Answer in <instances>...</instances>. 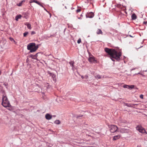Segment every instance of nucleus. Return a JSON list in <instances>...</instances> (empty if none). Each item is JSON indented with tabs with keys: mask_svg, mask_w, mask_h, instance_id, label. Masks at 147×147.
I'll return each instance as SVG.
<instances>
[{
	"mask_svg": "<svg viewBox=\"0 0 147 147\" xmlns=\"http://www.w3.org/2000/svg\"><path fill=\"white\" fill-rule=\"evenodd\" d=\"M105 51L108 55L111 56V59L113 61L115 60L113 59L114 58L117 61H119L120 60V57L121 55V52H117L114 49H109L107 48L105 49Z\"/></svg>",
	"mask_w": 147,
	"mask_h": 147,
	"instance_id": "1",
	"label": "nucleus"
},
{
	"mask_svg": "<svg viewBox=\"0 0 147 147\" xmlns=\"http://www.w3.org/2000/svg\"><path fill=\"white\" fill-rule=\"evenodd\" d=\"M140 98H141L143 99V96L142 94H141L140 96Z\"/></svg>",
	"mask_w": 147,
	"mask_h": 147,
	"instance_id": "33",
	"label": "nucleus"
},
{
	"mask_svg": "<svg viewBox=\"0 0 147 147\" xmlns=\"http://www.w3.org/2000/svg\"><path fill=\"white\" fill-rule=\"evenodd\" d=\"M80 16H81V17H82V14H81V15H80Z\"/></svg>",
	"mask_w": 147,
	"mask_h": 147,
	"instance_id": "41",
	"label": "nucleus"
},
{
	"mask_svg": "<svg viewBox=\"0 0 147 147\" xmlns=\"http://www.w3.org/2000/svg\"><path fill=\"white\" fill-rule=\"evenodd\" d=\"M121 137L120 135L114 136L113 138V140H115L119 139Z\"/></svg>",
	"mask_w": 147,
	"mask_h": 147,
	"instance_id": "13",
	"label": "nucleus"
},
{
	"mask_svg": "<svg viewBox=\"0 0 147 147\" xmlns=\"http://www.w3.org/2000/svg\"><path fill=\"white\" fill-rule=\"evenodd\" d=\"M137 17L135 14L134 13L131 16V18L133 20H135L136 19Z\"/></svg>",
	"mask_w": 147,
	"mask_h": 147,
	"instance_id": "19",
	"label": "nucleus"
},
{
	"mask_svg": "<svg viewBox=\"0 0 147 147\" xmlns=\"http://www.w3.org/2000/svg\"><path fill=\"white\" fill-rule=\"evenodd\" d=\"M81 42V40L80 38L79 39L78 41H77V42L78 44L80 43Z\"/></svg>",
	"mask_w": 147,
	"mask_h": 147,
	"instance_id": "28",
	"label": "nucleus"
},
{
	"mask_svg": "<svg viewBox=\"0 0 147 147\" xmlns=\"http://www.w3.org/2000/svg\"><path fill=\"white\" fill-rule=\"evenodd\" d=\"M43 8H44V9L45 10V11H47V10L44 7H43Z\"/></svg>",
	"mask_w": 147,
	"mask_h": 147,
	"instance_id": "38",
	"label": "nucleus"
},
{
	"mask_svg": "<svg viewBox=\"0 0 147 147\" xmlns=\"http://www.w3.org/2000/svg\"><path fill=\"white\" fill-rule=\"evenodd\" d=\"M141 74L140 73V72H139L138 73V74Z\"/></svg>",
	"mask_w": 147,
	"mask_h": 147,
	"instance_id": "40",
	"label": "nucleus"
},
{
	"mask_svg": "<svg viewBox=\"0 0 147 147\" xmlns=\"http://www.w3.org/2000/svg\"><path fill=\"white\" fill-rule=\"evenodd\" d=\"M35 0H30V3H34Z\"/></svg>",
	"mask_w": 147,
	"mask_h": 147,
	"instance_id": "30",
	"label": "nucleus"
},
{
	"mask_svg": "<svg viewBox=\"0 0 147 147\" xmlns=\"http://www.w3.org/2000/svg\"><path fill=\"white\" fill-rule=\"evenodd\" d=\"M110 132L112 133L115 132L117 130L118 131V128L117 126L115 125H111L109 126Z\"/></svg>",
	"mask_w": 147,
	"mask_h": 147,
	"instance_id": "2",
	"label": "nucleus"
},
{
	"mask_svg": "<svg viewBox=\"0 0 147 147\" xmlns=\"http://www.w3.org/2000/svg\"><path fill=\"white\" fill-rule=\"evenodd\" d=\"M3 85L5 86H6L7 85V84H6L4 83L3 84Z\"/></svg>",
	"mask_w": 147,
	"mask_h": 147,
	"instance_id": "37",
	"label": "nucleus"
},
{
	"mask_svg": "<svg viewBox=\"0 0 147 147\" xmlns=\"http://www.w3.org/2000/svg\"><path fill=\"white\" fill-rule=\"evenodd\" d=\"M1 104L3 106L5 107H9L10 106L9 101H2Z\"/></svg>",
	"mask_w": 147,
	"mask_h": 147,
	"instance_id": "5",
	"label": "nucleus"
},
{
	"mask_svg": "<svg viewBox=\"0 0 147 147\" xmlns=\"http://www.w3.org/2000/svg\"><path fill=\"white\" fill-rule=\"evenodd\" d=\"M23 1H21V2L19 4H17V5L19 6H22V2Z\"/></svg>",
	"mask_w": 147,
	"mask_h": 147,
	"instance_id": "24",
	"label": "nucleus"
},
{
	"mask_svg": "<svg viewBox=\"0 0 147 147\" xmlns=\"http://www.w3.org/2000/svg\"><path fill=\"white\" fill-rule=\"evenodd\" d=\"M83 116V115H78L76 116V117L78 118H80V117H82Z\"/></svg>",
	"mask_w": 147,
	"mask_h": 147,
	"instance_id": "25",
	"label": "nucleus"
},
{
	"mask_svg": "<svg viewBox=\"0 0 147 147\" xmlns=\"http://www.w3.org/2000/svg\"><path fill=\"white\" fill-rule=\"evenodd\" d=\"M137 105L136 104H128L127 103L125 104V105L127 106V107H134V106Z\"/></svg>",
	"mask_w": 147,
	"mask_h": 147,
	"instance_id": "17",
	"label": "nucleus"
},
{
	"mask_svg": "<svg viewBox=\"0 0 147 147\" xmlns=\"http://www.w3.org/2000/svg\"><path fill=\"white\" fill-rule=\"evenodd\" d=\"M142 47V46L141 47ZM140 48V47H139V48Z\"/></svg>",
	"mask_w": 147,
	"mask_h": 147,
	"instance_id": "45",
	"label": "nucleus"
},
{
	"mask_svg": "<svg viewBox=\"0 0 147 147\" xmlns=\"http://www.w3.org/2000/svg\"><path fill=\"white\" fill-rule=\"evenodd\" d=\"M69 63L70 65L71 66L72 69L74 70V62L73 61H71L69 62Z\"/></svg>",
	"mask_w": 147,
	"mask_h": 147,
	"instance_id": "14",
	"label": "nucleus"
},
{
	"mask_svg": "<svg viewBox=\"0 0 147 147\" xmlns=\"http://www.w3.org/2000/svg\"><path fill=\"white\" fill-rule=\"evenodd\" d=\"M78 18L79 19H82V18L81 17H78Z\"/></svg>",
	"mask_w": 147,
	"mask_h": 147,
	"instance_id": "39",
	"label": "nucleus"
},
{
	"mask_svg": "<svg viewBox=\"0 0 147 147\" xmlns=\"http://www.w3.org/2000/svg\"><path fill=\"white\" fill-rule=\"evenodd\" d=\"M36 45L35 43H32L29 44L27 46V49L28 50H31V49Z\"/></svg>",
	"mask_w": 147,
	"mask_h": 147,
	"instance_id": "6",
	"label": "nucleus"
},
{
	"mask_svg": "<svg viewBox=\"0 0 147 147\" xmlns=\"http://www.w3.org/2000/svg\"><path fill=\"white\" fill-rule=\"evenodd\" d=\"M25 25L27 26V27L28 29H31V25L30 23L28 22H26L25 23Z\"/></svg>",
	"mask_w": 147,
	"mask_h": 147,
	"instance_id": "15",
	"label": "nucleus"
},
{
	"mask_svg": "<svg viewBox=\"0 0 147 147\" xmlns=\"http://www.w3.org/2000/svg\"><path fill=\"white\" fill-rule=\"evenodd\" d=\"M34 3H37V4H38V5H39L40 6L42 7H44V6L41 3L39 2L38 1H37L36 0H35Z\"/></svg>",
	"mask_w": 147,
	"mask_h": 147,
	"instance_id": "18",
	"label": "nucleus"
},
{
	"mask_svg": "<svg viewBox=\"0 0 147 147\" xmlns=\"http://www.w3.org/2000/svg\"><path fill=\"white\" fill-rule=\"evenodd\" d=\"M28 34V32H26L23 34V36L24 37H26L27 35Z\"/></svg>",
	"mask_w": 147,
	"mask_h": 147,
	"instance_id": "23",
	"label": "nucleus"
},
{
	"mask_svg": "<svg viewBox=\"0 0 147 147\" xmlns=\"http://www.w3.org/2000/svg\"><path fill=\"white\" fill-rule=\"evenodd\" d=\"M89 61L90 62H94L96 61L95 60V58L93 56L90 57L88 59Z\"/></svg>",
	"mask_w": 147,
	"mask_h": 147,
	"instance_id": "9",
	"label": "nucleus"
},
{
	"mask_svg": "<svg viewBox=\"0 0 147 147\" xmlns=\"http://www.w3.org/2000/svg\"><path fill=\"white\" fill-rule=\"evenodd\" d=\"M2 101H8V99H7V96L5 94L3 95L2 97Z\"/></svg>",
	"mask_w": 147,
	"mask_h": 147,
	"instance_id": "11",
	"label": "nucleus"
},
{
	"mask_svg": "<svg viewBox=\"0 0 147 147\" xmlns=\"http://www.w3.org/2000/svg\"><path fill=\"white\" fill-rule=\"evenodd\" d=\"M48 73L50 75V76L53 78V80L55 79L56 77V75L55 74L50 72H49Z\"/></svg>",
	"mask_w": 147,
	"mask_h": 147,
	"instance_id": "10",
	"label": "nucleus"
},
{
	"mask_svg": "<svg viewBox=\"0 0 147 147\" xmlns=\"http://www.w3.org/2000/svg\"><path fill=\"white\" fill-rule=\"evenodd\" d=\"M45 118L48 120H50L52 118V116L49 114H47L45 115Z\"/></svg>",
	"mask_w": 147,
	"mask_h": 147,
	"instance_id": "12",
	"label": "nucleus"
},
{
	"mask_svg": "<svg viewBox=\"0 0 147 147\" xmlns=\"http://www.w3.org/2000/svg\"><path fill=\"white\" fill-rule=\"evenodd\" d=\"M96 33L97 34H102V33H103L101 30L100 29H98L97 30Z\"/></svg>",
	"mask_w": 147,
	"mask_h": 147,
	"instance_id": "16",
	"label": "nucleus"
},
{
	"mask_svg": "<svg viewBox=\"0 0 147 147\" xmlns=\"http://www.w3.org/2000/svg\"><path fill=\"white\" fill-rule=\"evenodd\" d=\"M86 16V18H91L94 17V14L93 13L91 12L87 13Z\"/></svg>",
	"mask_w": 147,
	"mask_h": 147,
	"instance_id": "7",
	"label": "nucleus"
},
{
	"mask_svg": "<svg viewBox=\"0 0 147 147\" xmlns=\"http://www.w3.org/2000/svg\"><path fill=\"white\" fill-rule=\"evenodd\" d=\"M129 86L127 85H124L123 86V87L125 88H129Z\"/></svg>",
	"mask_w": 147,
	"mask_h": 147,
	"instance_id": "26",
	"label": "nucleus"
},
{
	"mask_svg": "<svg viewBox=\"0 0 147 147\" xmlns=\"http://www.w3.org/2000/svg\"><path fill=\"white\" fill-rule=\"evenodd\" d=\"M134 85H131V86H129V88H130L131 89L134 88Z\"/></svg>",
	"mask_w": 147,
	"mask_h": 147,
	"instance_id": "27",
	"label": "nucleus"
},
{
	"mask_svg": "<svg viewBox=\"0 0 147 147\" xmlns=\"http://www.w3.org/2000/svg\"><path fill=\"white\" fill-rule=\"evenodd\" d=\"M1 74V72L0 71V75Z\"/></svg>",
	"mask_w": 147,
	"mask_h": 147,
	"instance_id": "44",
	"label": "nucleus"
},
{
	"mask_svg": "<svg viewBox=\"0 0 147 147\" xmlns=\"http://www.w3.org/2000/svg\"><path fill=\"white\" fill-rule=\"evenodd\" d=\"M9 39L11 41H13L14 42H15L13 38H12L11 37H10L9 38Z\"/></svg>",
	"mask_w": 147,
	"mask_h": 147,
	"instance_id": "31",
	"label": "nucleus"
},
{
	"mask_svg": "<svg viewBox=\"0 0 147 147\" xmlns=\"http://www.w3.org/2000/svg\"><path fill=\"white\" fill-rule=\"evenodd\" d=\"M144 23L145 24H146V22H144Z\"/></svg>",
	"mask_w": 147,
	"mask_h": 147,
	"instance_id": "43",
	"label": "nucleus"
},
{
	"mask_svg": "<svg viewBox=\"0 0 147 147\" xmlns=\"http://www.w3.org/2000/svg\"><path fill=\"white\" fill-rule=\"evenodd\" d=\"M21 17H22V16L21 15H18L16 17V18H15L16 20L17 21H18L19 19L21 18Z\"/></svg>",
	"mask_w": 147,
	"mask_h": 147,
	"instance_id": "20",
	"label": "nucleus"
},
{
	"mask_svg": "<svg viewBox=\"0 0 147 147\" xmlns=\"http://www.w3.org/2000/svg\"><path fill=\"white\" fill-rule=\"evenodd\" d=\"M36 34V32L34 31H32L31 32V35H33Z\"/></svg>",
	"mask_w": 147,
	"mask_h": 147,
	"instance_id": "29",
	"label": "nucleus"
},
{
	"mask_svg": "<svg viewBox=\"0 0 147 147\" xmlns=\"http://www.w3.org/2000/svg\"><path fill=\"white\" fill-rule=\"evenodd\" d=\"M54 123L56 124H59L60 123V121L59 120H57L54 121Z\"/></svg>",
	"mask_w": 147,
	"mask_h": 147,
	"instance_id": "21",
	"label": "nucleus"
},
{
	"mask_svg": "<svg viewBox=\"0 0 147 147\" xmlns=\"http://www.w3.org/2000/svg\"><path fill=\"white\" fill-rule=\"evenodd\" d=\"M146 116L147 117V115H146Z\"/></svg>",
	"mask_w": 147,
	"mask_h": 147,
	"instance_id": "46",
	"label": "nucleus"
},
{
	"mask_svg": "<svg viewBox=\"0 0 147 147\" xmlns=\"http://www.w3.org/2000/svg\"><path fill=\"white\" fill-rule=\"evenodd\" d=\"M88 76L87 75H86L84 76V78H85L86 79H87L88 78Z\"/></svg>",
	"mask_w": 147,
	"mask_h": 147,
	"instance_id": "34",
	"label": "nucleus"
},
{
	"mask_svg": "<svg viewBox=\"0 0 147 147\" xmlns=\"http://www.w3.org/2000/svg\"><path fill=\"white\" fill-rule=\"evenodd\" d=\"M136 68H133L131 69V71L134 70H135V69H136Z\"/></svg>",
	"mask_w": 147,
	"mask_h": 147,
	"instance_id": "35",
	"label": "nucleus"
},
{
	"mask_svg": "<svg viewBox=\"0 0 147 147\" xmlns=\"http://www.w3.org/2000/svg\"><path fill=\"white\" fill-rule=\"evenodd\" d=\"M81 11V9H78L76 10V12L77 13Z\"/></svg>",
	"mask_w": 147,
	"mask_h": 147,
	"instance_id": "32",
	"label": "nucleus"
},
{
	"mask_svg": "<svg viewBox=\"0 0 147 147\" xmlns=\"http://www.w3.org/2000/svg\"><path fill=\"white\" fill-rule=\"evenodd\" d=\"M136 129L140 132L142 133H146L147 134L145 129L140 125L137 126L136 127Z\"/></svg>",
	"mask_w": 147,
	"mask_h": 147,
	"instance_id": "4",
	"label": "nucleus"
},
{
	"mask_svg": "<svg viewBox=\"0 0 147 147\" xmlns=\"http://www.w3.org/2000/svg\"><path fill=\"white\" fill-rule=\"evenodd\" d=\"M130 131V130L129 129L120 128L118 129V132L122 134L129 133Z\"/></svg>",
	"mask_w": 147,
	"mask_h": 147,
	"instance_id": "3",
	"label": "nucleus"
},
{
	"mask_svg": "<svg viewBox=\"0 0 147 147\" xmlns=\"http://www.w3.org/2000/svg\"><path fill=\"white\" fill-rule=\"evenodd\" d=\"M81 78H82V79H83L84 78V77L83 76H81Z\"/></svg>",
	"mask_w": 147,
	"mask_h": 147,
	"instance_id": "36",
	"label": "nucleus"
},
{
	"mask_svg": "<svg viewBox=\"0 0 147 147\" xmlns=\"http://www.w3.org/2000/svg\"><path fill=\"white\" fill-rule=\"evenodd\" d=\"M38 45H35V46H34L31 49L30 52L31 53H32L35 51L38 48Z\"/></svg>",
	"mask_w": 147,
	"mask_h": 147,
	"instance_id": "8",
	"label": "nucleus"
},
{
	"mask_svg": "<svg viewBox=\"0 0 147 147\" xmlns=\"http://www.w3.org/2000/svg\"><path fill=\"white\" fill-rule=\"evenodd\" d=\"M95 77L97 79H99L101 78V77L99 75H97L96 76H95Z\"/></svg>",
	"mask_w": 147,
	"mask_h": 147,
	"instance_id": "22",
	"label": "nucleus"
},
{
	"mask_svg": "<svg viewBox=\"0 0 147 147\" xmlns=\"http://www.w3.org/2000/svg\"><path fill=\"white\" fill-rule=\"evenodd\" d=\"M36 55H35L34 56V57H36Z\"/></svg>",
	"mask_w": 147,
	"mask_h": 147,
	"instance_id": "42",
	"label": "nucleus"
}]
</instances>
